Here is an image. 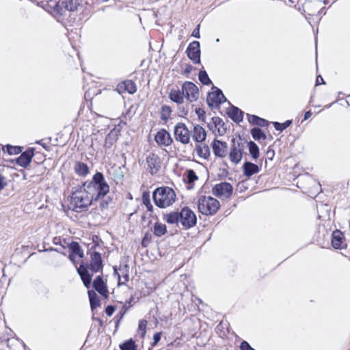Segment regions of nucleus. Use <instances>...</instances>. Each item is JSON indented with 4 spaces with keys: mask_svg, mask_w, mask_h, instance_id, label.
I'll list each match as a JSON object with an SVG mask.
<instances>
[{
    "mask_svg": "<svg viewBox=\"0 0 350 350\" xmlns=\"http://www.w3.org/2000/svg\"><path fill=\"white\" fill-rule=\"evenodd\" d=\"M90 259L86 265H80L77 268V272L81 277L84 286L90 288L92 283V275L89 273L90 270L92 273L103 272V262L101 254L98 252H88Z\"/></svg>",
    "mask_w": 350,
    "mask_h": 350,
    "instance_id": "obj_1",
    "label": "nucleus"
},
{
    "mask_svg": "<svg viewBox=\"0 0 350 350\" xmlns=\"http://www.w3.org/2000/svg\"><path fill=\"white\" fill-rule=\"evenodd\" d=\"M93 201V198L83 184L72 191L69 199L68 208L76 213L85 212L88 211Z\"/></svg>",
    "mask_w": 350,
    "mask_h": 350,
    "instance_id": "obj_2",
    "label": "nucleus"
},
{
    "mask_svg": "<svg viewBox=\"0 0 350 350\" xmlns=\"http://www.w3.org/2000/svg\"><path fill=\"white\" fill-rule=\"evenodd\" d=\"M90 196L94 201H97L104 198L110 190L109 185L105 180L101 172H96L92 177L90 182L83 183Z\"/></svg>",
    "mask_w": 350,
    "mask_h": 350,
    "instance_id": "obj_3",
    "label": "nucleus"
},
{
    "mask_svg": "<svg viewBox=\"0 0 350 350\" xmlns=\"http://www.w3.org/2000/svg\"><path fill=\"white\" fill-rule=\"evenodd\" d=\"M153 201L157 206L165 208L172 205L176 200V194L170 187H157L152 193Z\"/></svg>",
    "mask_w": 350,
    "mask_h": 350,
    "instance_id": "obj_4",
    "label": "nucleus"
},
{
    "mask_svg": "<svg viewBox=\"0 0 350 350\" xmlns=\"http://www.w3.org/2000/svg\"><path fill=\"white\" fill-rule=\"evenodd\" d=\"M220 206L219 201L210 196H202L198 200V211L206 216L214 215Z\"/></svg>",
    "mask_w": 350,
    "mask_h": 350,
    "instance_id": "obj_5",
    "label": "nucleus"
},
{
    "mask_svg": "<svg viewBox=\"0 0 350 350\" xmlns=\"http://www.w3.org/2000/svg\"><path fill=\"white\" fill-rule=\"evenodd\" d=\"M162 159L155 152H149L145 159L144 167L152 176L157 175L162 167Z\"/></svg>",
    "mask_w": 350,
    "mask_h": 350,
    "instance_id": "obj_6",
    "label": "nucleus"
},
{
    "mask_svg": "<svg viewBox=\"0 0 350 350\" xmlns=\"http://www.w3.org/2000/svg\"><path fill=\"white\" fill-rule=\"evenodd\" d=\"M180 223L184 229H189L196 226L197 217L195 213L189 207H183L179 212Z\"/></svg>",
    "mask_w": 350,
    "mask_h": 350,
    "instance_id": "obj_7",
    "label": "nucleus"
},
{
    "mask_svg": "<svg viewBox=\"0 0 350 350\" xmlns=\"http://www.w3.org/2000/svg\"><path fill=\"white\" fill-rule=\"evenodd\" d=\"M175 139L183 144H188L190 142L191 132L185 123L178 122L174 129Z\"/></svg>",
    "mask_w": 350,
    "mask_h": 350,
    "instance_id": "obj_8",
    "label": "nucleus"
},
{
    "mask_svg": "<svg viewBox=\"0 0 350 350\" xmlns=\"http://www.w3.org/2000/svg\"><path fill=\"white\" fill-rule=\"evenodd\" d=\"M233 191L232 185L227 182H221L214 185L212 193L214 196L221 199L229 198Z\"/></svg>",
    "mask_w": 350,
    "mask_h": 350,
    "instance_id": "obj_9",
    "label": "nucleus"
},
{
    "mask_svg": "<svg viewBox=\"0 0 350 350\" xmlns=\"http://www.w3.org/2000/svg\"><path fill=\"white\" fill-rule=\"evenodd\" d=\"M226 100V98L222 91L216 87L212 88V92L208 93L206 98L207 104L211 108L219 107Z\"/></svg>",
    "mask_w": 350,
    "mask_h": 350,
    "instance_id": "obj_10",
    "label": "nucleus"
},
{
    "mask_svg": "<svg viewBox=\"0 0 350 350\" xmlns=\"http://www.w3.org/2000/svg\"><path fill=\"white\" fill-rule=\"evenodd\" d=\"M184 97L190 103L196 101L199 96V90L196 84L185 81L182 85Z\"/></svg>",
    "mask_w": 350,
    "mask_h": 350,
    "instance_id": "obj_11",
    "label": "nucleus"
},
{
    "mask_svg": "<svg viewBox=\"0 0 350 350\" xmlns=\"http://www.w3.org/2000/svg\"><path fill=\"white\" fill-rule=\"evenodd\" d=\"M245 143L243 142H233L230 148L228 154L229 160L234 164L237 165L241 161L244 150Z\"/></svg>",
    "mask_w": 350,
    "mask_h": 350,
    "instance_id": "obj_12",
    "label": "nucleus"
},
{
    "mask_svg": "<svg viewBox=\"0 0 350 350\" xmlns=\"http://www.w3.org/2000/svg\"><path fill=\"white\" fill-rule=\"evenodd\" d=\"M325 0H306L304 3L305 12L310 16H316L325 8Z\"/></svg>",
    "mask_w": 350,
    "mask_h": 350,
    "instance_id": "obj_13",
    "label": "nucleus"
},
{
    "mask_svg": "<svg viewBox=\"0 0 350 350\" xmlns=\"http://www.w3.org/2000/svg\"><path fill=\"white\" fill-rule=\"evenodd\" d=\"M92 286L94 291L97 292L104 299H107L109 297V292L107 280H104L102 275H98L92 282Z\"/></svg>",
    "mask_w": 350,
    "mask_h": 350,
    "instance_id": "obj_14",
    "label": "nucleus"
},
{
    "mask_svg": "<svg viewBox=\"0 0 350 350\" xmlns=\"http://www.w3.org/2000/svg\"><path fill=\"white\" fill-rule=\"evenodd\" d=\"M137 90L136 83L131 79H126L119 82L115 89L119 94L126 93L133 94L137 92Z\"/></svg>",
    "mask_w": 350,
    "mask_h": 350,
    "instance_id": "obj_15",
    "label": "nucleus"
},
{
    "mask_svg": "<svg viewBox=\"0 0 350 350\" xmlns=\"http://www.w3.org/2000/svg\"><path fill=\"white\" fill-rule=\"evenodd\" d=\"M154 141L160 147H167L173 143L170 133L165 129H159L154 135Z\"/></svg>",
    "mask_w": 350,
    "mask_h": 350,
    "instance_id": "obj_16",
    "label": "nucleus"
},
{
    "mask_svg": "<svg viewBox=\"0 0 350 350\" xmlns=\"http://www.w3.org/2000/svg\"><path fill=\"white\" fill-rule=\"evenodd\" d=\"M69 249L68 258L74 264L77 265V258H83L84 256L83 250L78 242L72 241L68 247Z\"/></svg>",
    "mask_w": 350,
    "mask_h": 350,
    "instance_id": "obj_17",
    "label": "nucleus"
},
{
    "mask_svg": "<svg viewBox=\"0 0 350 350\" xmlns=\"http://www.w3.org/2000/svg\"><path fill=\"white\" fill-rule=\"evenodd\" d=\"M187 55L188 57L194 63L199 64L200 62V42L198 41L191 42L187 50Z\"/></svg>",
    "mask_w": 350,
    "mask_h": 350,
    "instance_id": "obj_18",
    "label": "nucleus"
},
{
    "mask_svg": "<svg viewBox=\"0 0 350 350\" xmlns=\"http://www.w3.org/2000/svg\"><path fill=\"white\" fill-rule=\"evenodd\" d=\"M213 152L215 157L224 158L228 152V144L226 142L215 139L211 143Z\"/></svg>",
    "mask_w": 350,
    "mask_h": 350,
    "instance_id": "obj_19",
    "label": "nucleus"
},
{
    "mask_svg": "<svg viewBox=\"0 0 350 350\" xmlns=\"http://www.w3.org/2000/svg\"><path fill=\"white\" fill-rule=\"evenodd\" d=\"M76 8V5H70L69 6L66 2H63L62 3L57 2L53 8L52 13L56 18H60L65 15L67 10L73 11Z\"/></svg>",
    "mask_w": 350,
    "mask_h": 350,
    "instance_id": "obj_20",
    "label": "nucleus"
},
{
    "mask_svg": "<svg viewBox=\"0 0 350 350\" xmlns=\"http://www.w3.org/2000/svg\"><path fill=\"white\" fill-rule=\"evenodd\" d=\"M33 156V148H29L21 153V154L16 159V163L21 167H27L31 163Z\"/></svg>",
    "mask_w": 350,
    "mask_h": 350,
    "instance_id": "obj_21",
    "label": "nucleus"
},
{
    "mask_svg": "<svg viewBox=\"0 0 350 350\" xmlns=\"http://www.w3.org/2000/svg\"><path fill=\"white\" fill-rule=\"evenodd\" d=\"M345 236L340 230H335L332 234L331 244L334 249L341 250L345 247Z\"/></svg>",
    "mask_w": 350,
    "mask_h": 350,
    "instance_id": "obj_22",
    "label": "nucleus"
},
{
    "mask_svg": "<svg viewBox=\"0 0 350 350\" xmlns=\"http://www.w3.org/2000/svg\"><path fill=\"white\" fill-rule=\"evenodd\" d=\"M242 170L243 175L247 178H250L260 171V166L250 161H245L242 166Z\"/></svg>",
    "mask_w": 350,
    "mask_h": 350,
    "instance_id": "obj_23",
    "label": "nucleus"
},
{
    "mask_svg": "<svg viewBox=\"0 0 350 350\" xmlns=\"http://www.w3.org/2000/svg\"><path fill=\"white\" fill-rule=\"evenodd\" d=\"M195 151L200 158L204 159H208L211 156L209 146L202 142L198 143L196 145Z\"/></svg>",
    "mask_w": 350,
    "mask_h": 350,
    "instance_id": "obj_24",
    "label": "nucleus"
},
{
    "mask_svg": "<svg viewBox=\"0 0 350 350\" xmlns=\"http://www.w3.org/2000/svg\"><path fill=\"white\" fill-rule=\"evenodd\" d=\"M192 137L193 139L198 143L203 142L206 137L205 129L198 124L194 126Z\"/></svg>",
    "mask_w": 350,
    "mask_h": 350,
    "instance_id": "obj_25",
    "label": "nucleus"
},
{
    "mask_svg": "<svg viewBox=\"0 0 350 350\" xmlns=\"http://www.w3.org/2000/svg\"><path fill=\"white\" fill-rule=\"evenodd\" d=\"M228 116L235 122L239 123L243 121V111L237 107L232 106L228 111Z\"/></svg>",
    "mask_w": 350,
    "mask_h": 350,
    "instance_id": "obj_26",
    "label": "nucleus"
},
{
    "mask_svg": "<svg viewBox=\"0 0 350 350\" xmlns=\"http://www.w3.org/2000/svg\"><path fill=\"white\" fill-rule=\"evenodd\" d=\"M75 172L81 177H85L90 173L88 165L81 161H76L74 165Z\"/></svg>",
    "mask_w": 350,
    "mask_h": 350,
    "instance_id": "obj_27",
    "label": "nucleus"
},
{
    "mask_svg": "<svg viewBox=\"0 0 350 350\" xmlns=\"http://www.w3.org/2000/svg\"><path fill=\"white\" fill-rule=\"evenodd\" d=\"M170 99L178 105H181L184 103V95L183 90L179 89H172L169 93Z\"/></svg>",
    "mask_w": 350,
    "mask_h": 350,
    "instance_id": "obj_28",
    "label": "nucleus"
},
{
    "mask_svg": "<svg viewBox=\"0 0 350 350\" xmlns=\"http://www.w3.org/2000/svg\"><path fill=\"white\" fill-rule=\"evenodd\" d=\"M248 122L253 125H256L261 127L267 126L269 123L265 119L261 118L256 115L247 113Z\"/></svg>",
    "mask_w": 350,
    "mask_h": 350,
    "instance_id": "obj_29",
    "label": "nucleus"
},
{
    "mask_svg": "<svg viewBox=\"0 0 350 350\" xmlns=\"http://www.w3.org/2000/svg\"><path fill=\"white\" fill-rule=\"evenodd\" d=\"M152 232L154 236L161 237L167 232V226L165 224L157 221L153 226Z\"/></svg>",
    "mask_w": 350,
    "mask_h": 350,
    "instance_id": "obj_30",
    "label": "nucleus"
},
{
    "mask_svg": "<svg viewBox=\"0 0 350 350\" xmlns=\"http://www.w3.org/2000/svg\"><path fill=\"white\" fill-rule=\"evenodd\" d=\"M184 181L189 185V187H193V183L198 180V176L193 170H187L185 174Z\"/></svg>",
    "mask_w": 350,
    "mask_h": 350,
    "instance_id": "obj_31",
    "label": "nucleus"
},
{
    "mask_svg": "<svg viewBox=\"0 0 350 350\" xmlns=\"http://www.w3.org/2000/svg\"><path fill=\"white\" fill-rule=\"evenodd\" d=\"M247 144L251 157L256 161L260 157V150L258 146L255 142L252 141H250L247 143Z\"/></svg>",
    "mask_w": 350,
    "mask_h": 350,
    "instance_id": "obj_32",
    "label": "nucleus"
},
{
    "mask_svg": "<svg viewBox=\"0 0 350 350\" xmlns=\"http://www.w3.org/2000/svg\"><path fill=\"white\" fill-rule=\"evenodd\" d=\"M88 297L92 309L96 308L97 307H99L100 306V299H99L98 296L96 295L94 291H88Z\"/></svg>",
    "mask_w": 350,
    "mask_h": 350,
    "instance_id": "obj_33",
    "label": "nucleus"
},
{
    "mask_svg": "<svg viewBox=\"0 0 350 350\" xmlns=\"http://www.w3.org/2000/svg\"><path fill=\"white\" fill-rule=\"evenodd\" d=\"M172 108L168 105H163L161 108L160 118L161 120L164 122L167 123L171 118L172 116Z\"/></svg>",
    "mask_w": 350,
    "mask_h": 350,
    "instance_id": "obj_34",
    "label": "nucleus"
},
{
    "mask_svg": "<svg viewBox=\"0 0 350 350\" xmlns=\"http://www.w3.org/2000/svg\"><path fill=\"white\" fill-rule=\"evenodd\" d=\"M163 219L169 224H175L180 222L179 212H170L164 215Z\"/></svg>",
    "mask_w": 350,
    "mask_h": 350,
    "instance_id": "obj_35",
    "label": "nucleus"
},
{
    "mask_svg": "<svg viewBox=\"0 0 350 350\" xmlns=\"http://www.w3.org/2000/svg\"><path fill=\"white\" fill-rule=\"evenodd\" d=\"M92 246L88 252H98L97 250L102 247L104 243L98 235L94 234L92 237Z\"/></svg>",
    "mask_w": 350,
    "mask_h": 350,
    "instance_id": "obj_36",
    "label": "nucleus"
},
{
    "mask_svg": "<svg viewBox=\"0 0 350 350\" xmlns=\"http://www.w3.org/2000/svg\"><path fill=\"white\" fill-rule=\"evenodd\" d=\"M53 243L54 245H60L63 249H66L69 247L70 241L69 239L61 236L53 237Z\"/></svg>",
    "mask_w": 350,
    "mask_h": 350,
    "instance_id": "obj_37",
    "label": "nucleus"
},
{
    "mask_svg": "<svg viewBox=\"0 0 350 350\" xmlns=\"http://www.w3.org/2000/svg\"><path fill=\"white\" fill-rule=\"evenodd\" d=\"M2 149L4 152H7L10 155H13L22 152L23 147L8 144L3 146Z\"/></svg>",
    "mask_w": 350,
    "mask_h": 350,
    "instance_id": "obj_38",
    "label": "nucleus"
},
{
    "mask_svg": "<svg viewBox=\"0 0 350 350\" xmlns=\"http://www.w3.org/2000/svg\"><path fill=\"white\" fill-rule=\"evenodd\" d=\"M251 135L253 139L256 141L265 140L267 139L265 133L257 127L251 129Z\"/></svg>",
    "mask_w": 350,
    "mask_h": 350,
    "instance_id": "obj_39",
    "label": "nucleus"
},
{
    "mask_svg": "<svg viewBox=\"0 0 350 350\" xmlns=\"http://www.w3.org/2000/svg\"><path fill=\"white\" fill-rule=\"evenodd\" d=\"M121 350H137V345L132 339L127 340L120 345Z\"/></svg>",
    "mask_w": 350,
    "mask_h": 350,
    "instance_id": "obj_40",
    "label": "nucleus"
},
{
    "mask_svg": "<svg viewBox=\"0 0 350 350\" xmlns=\"http://www.w3.org/2000/svg\"><path fill=\"white\" fill-rule=\"evenodd\" d=\"M142 202L146 206L147 211L149 212H153V206L151 204L150 193L148 191L144 192L142 194Z\"/></svg>",
    "mask_w": 350,
    "mask_h": 350,
    "instance_id": "obj_41",
    "label": "nucleus"
},
{
    "mask_svg": "<svg viewBox=\"0 0 350 350\" xmlns=\"http://www.w3.org/2000/svg\"><path fill=\"white\" fill-rule=\"evenodd\" d=\"M148 321L146 319H141L139 321L138 324V334H139L141 338H144L146 334Z\"/></svg>",
    "mask_w": 350,
    "mask_h": 350,
    "instance_id": "obj_42",
    "label": "nucleus"
},
{
    "mask_svg": "<svg viewBox=\"0 0 350 350\" xmlns=\"http://www.w3.org/2000/svg\"><path fill=\"white\" fill-rule=\"evenodd\" d=\"M198 78L200 81L204 85H210L212 83L211 80L209 79L206 72L205 70H200L198 74Z\"/></svg>",
    "mask_w": 350,
    "mask_h": 350,
    "instance_id": "obj_43",
    "label": "nucleus"
},
{
    "mask_svg": "<svg viewBox=\"0 0 350 350\" xmlns=\"http://www.w3.org/2000/svg\"><path fill=\"white\" fill-rule=\"evenodd\" d=\"M292 120H286L283 123H280L278 122H273L274 128L280 132L283 131L287 127H288L292 124Z\"/></svg>",
    "mask_w": 350,
    "mask_h": 350,
    "instance_id": "obj_44",
    "label": "nucleus"
},
{
    "mask_svg": "<svg viewBox=\"0 0 350 350\" xmlns=\"http://www.w3.org/2000/svg\"><path fill=\"white\" fill-rule=\"evenodd\" d=\"M212 122L215 126L218 129L219 132L220 127H223L224 126V122L222 119L217 116L212 118Z\"/></svg>",
    "mask_w": 350,
    "mask_h": 350,
    "instance_id": "obj_45",
    "label": "nucleus"
},
{
    "mask_svg": "<svg viewBox=\"0 0 350 350\" xmlns=\"http://www.w3.org/2000/svg\"><path fill=\"white\" fill-rule=\"evenodd\" d=\"M152 241V235L147 232L145 234L144 237L142 240V246L143 247H146Z\"/></svg>",
    "mask_w": 350,
    "mask_h": 350,
    "instance_id": "obj_46",
    "label": "nucleus"
},
{
    "mask_svg": "<svg viewBox=\"0 0 350 350\" xmlns=\"http://www.w3.org/2000/svg\"><path fill=\"white\" fill-rule=\"evenodd\" d=\"M195 112L197 114L199 120H202L203 122L205 120L206 112H205V111L203 109H202L200 107L196 108L195 109Z\"/></svg>",
    "mask_w": 350,
    "mask_h": 350,
    "instance_id": "obj_47",
    "label": "nucleus"
},
{
    "mask_svg": "<svg viewBox=\"0 0 350 350\" xmlns=\"http://www.w3.org/2000/svg\"><path fill=\"white\" fill-rule=\"evenodd\" d=\"M161 335H162V332H156L154 335H153V342H152L151 344V346L152 347H155L157 345V344L159 343V342L161 340Z\"/></svg>",
    "mask_w": 350,
    "mask_h": 350,
    "instance_id": "obj_48",
    "label": "nucleus"
},
{
    "mask_svg": "<svg viewBox=\"0 0 350 350\" xmlns=\"http://www.w3.org/2000/svg\"><path fill=\"white\" fill-rule=\"evenodd\" d=\"M241 350H255L247 341H243L240 345Z\"/></svg>",
    "mask_w": 350,
    "mask_h": 350,
    "instance_id": "obj_49",
    "label": "nucleus"
},
{
    "mask_svg": "<svg viewBox=\"0 0 350 350\" xmlns=\"http://www.w3.org/2000/svg\"><path fill=\"white\" fill-rule=\"evenodd\" d=\"M116 310V307L109 305L105 308V312L108 317H111Z\"/></svg>",
    "mask_w": 350,
    "mask_h": 350,
    "instance_id": "obj_50",
    "label": "nucleus"
},
{
    "mask_svg": "<svg viewBox=\"0 0 350 350\" xmlns=\"http://www.w3.org/2000/svg\"><path fill=\"white\" fill-rule=\"evenodd\" d=\"M274 155H275L274 151L273 150H271L270 147H269V148H268V150H267V151L266 152V157H267L265 159V163H267V159L271 161L273 159Z\"/></svg>",
    "mask_w": 350,
    "mask_h": 350,
    "instance_id": "obj_51",
    "label": "nucleus"
},
{
    "mask_svg": "<svg viewBox=\"0 0 350 350\" xmlns=\"http://www.w3.org/2000/svg\"><path fill=\"white\" fill-rule=\"evenodd\" d=\"M200 25L198 24L197 25V27L193 29L192 33H191V36L193 37H195L196 38H200Z\"/></svg>",
    "mask_w": 350,
    "mask_h": 350,
    "instance_id": "obj_52",
    "label": "nucleus"
},
{
    "mask_svg": "<svg viewBox=\"0 0 350 350\" xmlns=\"http://www.w3.org/2000/svg\"><path fill=\"white\" fill-rule=\"evenodd\" d=\"M193 68L191 64H187L185 66V68L183 72V74L184 75L188 76L189 74L192 71Z\"/></svg>",
    "mask_w": 350,
    "mask_h": 350,
    "instance_id": "obj_53",
    "label": "nucleus"
},
{
    "mask_svg": "<svg viewBox=\"0 0 350 350\" xmlns=\"http://www.w3.org/2000/svg\"><path fill=\"white\" fill-rule=\"evenodd\" d=\"M7 183L5 181V177L0 174V191L6 186Z\"/></svg>",
    "mask_w": 350,
    "mask_h": 350,
    "instance_id": "obj_54",
    "label": "nucleus"
},
{
    "mask_svg": "<svg viewBox=\"0 0 350 350\" xmlns=\"http://www.w3.org/2000/svg\"><path fill=\"white\" fill-rule=\"evenodd\" d=\"M125 314H126V312L124 310H122V309H120V312L117 314V315L116 317V319L118 321H120L123 318V317Z\"/></svg>",
    "mask_w": 350,
    "mask_h": 350,
    "instance_id": "obj_55",
    "label": "nucleus"
},
{
    "mask_svg": "<svg viewBox=\"0 0 350 350\" xmlns=\"http://www.w3.org/2000/svg\"><path fill=\"white\" fill-rule=\"evenodd\" d=\"M108 202L106 201V200H103L100 202V207L102 208V209H104V208H107L108 207Z\"/></svg>",
    "mask_w": 350,
    "mask_h": 350,
    "instance_id": "obj_56",
    "label": "nucleus"
},
{
    "mask_svg": "<svg viewBox=\"0 0 350 350\" xmlns=\"http://www.w3.org/2000/svg\"><path fill=\"white\" fill-rule=\"evenodd\" d=\"M322 83H325L324 81H323V79L319 75L317 77V79H316V85H321Z\"/></svg>",
    "mask_w": 350,
    "mask_h": 350,
    "instance_id": "obj_57",
    "label": "nucleus"
},
{
    "mask_svg": "<svg viewBox=\"0 0 350 350\" xmlns=\"http://www.w3.org/2000/svg\"><path fill=\"white\" fill-rule=\"evenodd\" d=\"M133 301V298H131L129 301L128 302V304H129V306H127L126 305H124L122 307V310H124L125 312H127L128 309L129 308V307L131 306L130 304Z\"/></svg>",
    "mask_w": 350,
    "mask_h": 350,
    "instance_id": "obj_58",
    "label": "nucleus"
},
{
    "mask_svg": "<svg viewBox=\"0 0 350 350\" xmlns=\"http://www.w3.org/2000/svg\"><path fill=\"white\" fill-rule=\"evenodd\" d=\"M312 113L311 111H306L304 114V120H306L309 119L312 116Z\"/></svg>",
    "mask_w": 350,
    "mask_h": 350,
    "instance_id": "obj_59",
    "label": "nucleus"
},
{
    "mask_svg": "<svg viewBox=\"0 0 350 350\" xmlns=\"http://www.w3.org/2000/svg\"><path fill=\"white\" fill-rule=\"evenodd\" d=\"M301 189L304 190V193H307L308 194H311L312 193V192H311V191L310 189V187H301Z\"/></svg>",
    "mask_w": 350,
    "mask_h": 350,
    "instance_id": "obj_60",
    "label": "nucleus"
},
{
    "mask_svg": "<svg viewBox=\"0 0 350 350\" xmlns=\"http://www.w3.org/2000/svg\"><path fill=\"white\" fill-rule=\"evenodd\" d=\"M102 2H106L108 0H100Z\"/></svg>",
    "mask_w": 350,
    "mask_h": 350,
    "instance_id": "obj_61",
    "label": "nucleus"
},
{
    "mask_svg": "<svg viewBox=\"0 0 350 350\" xmlns=\"http://www.w3.org/2000/svg\"><path fill=\"white\" fill-rule=\"evenodd\" d=\"M128 280V275H126V281Z\"/></svg>",
    "mask_w": 350,
    "mask_h": 350,
    "instance_id": "obj_62",
    "label": "nucleus"
}]
</instances>
